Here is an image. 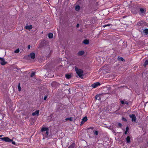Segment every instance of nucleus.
Wrapping results in <instances>:
<instances>
[{"instance_id":"nucleus-4","label":"nucleus","mask_w":148,"mask_h":148,"mask_svg":"<svg viewBox=\"0 0 148 148\" xmlns=\"http://www.w3.org/2000/svg\"><path fill=\"white\" fill-rule=\"evenodd\" d=\"M147 23L145 21H141L138 22L137 24V25L138 27H143L147 25Z\"/></svg>"},{"instance_id":"nucleus-3","label":"nucleus","mask_w":148,"mask_h":148,"mask_svg":"<svg viewBox=\"0 0 148 148\" xmlns=\"http://www.w3.org/2000/svg\"><path fill=\"white\" fill-rule=\"evenodd\" d=\"M146 12V9L145 8H140L139 13L140 16L144 15Z\"/></svg>"},{"instance_id":"nucleus-32","label":"nucleus","mask_w":148,"mask_h":148,"mask_svg":"<svg viewBox=\"0 0 148 148\" xmlns=\"http://www.w3.org/2000/svg\"><path fill=\"white\" fill-rule=\"evenodd\" d=\"M122 120L125 122H126L127 121V119L124 117H122Z\"/></svg>"},{"instance_id":"nucleus-33","label":"nucleus","mask_w":148,"mask_h":148,"mask_svg":"<svg viewBox=\"0 0 148 148\" xmlns=\"http://www.w3.org/2000/svg\"><path fill=\"white\" fill-rule=\"evenodd\" d=\"M118 125L119 127H121L122 126V125L121 123H118Z\"/></svg>"},{"instance_id":"nucleus-40","label":"nucleus","mask_w":148,"mask_h":148,"mask_svg":"<svg viewBox=\"0 0 148 148\" xmlns=\"http://www.w3.org/2000/svg\"><path fill=\"white\" fill-rule=\"evenodd\" d=\"M128 130H129V127L128 126H127L126 128V130L128 131Z\"/></svg>"},{"instance_id":"nucleus-43","label":"nucleus","mask_w":148,"mask_h":148,"mask_svg":"<svg viewBox=\"0 0 148 148\" xmlns=\"http://www.w3.org/2000/svg\"><path fill=\"white\" fill-rule=\"evenodd\" d=\"M88 129H91L92 130H93V127H91L89 128H88Z\"/></svg>"},{"instance_id":"nucleus-25","label":"nucleus","mask_w":148,"mask_h":148,"mask_svg":"<svg viewBox=\"0 0 148 148\" xmlns=\"http://www.w3.org/2000/svg\"><path fill=\"white\" fill-rule=\"evenodd\" d=\"M75 10L76 11H78L80 9V6L79 5H77L75 7Z\"/></svg>"},{"instance_id":"nucleus-2","label":"nucleus","mask_w":148,"mask_h":148,"mask_svg":"<svg viewBox=\"0 0 148 148\" xmlns=\"http://www.w3.org/2000/svg\"><path fill=\"white\" fill-rule=\"evenodd\" d=\"M75 69L76 73L79 76V77H81L83 75V71L80 69H79L77 66L75 67Z\"/></svg>"},{"instance_id":"nucleus-34","label":"nucleus","mask_w":148,"mask_h":148,"mask_svg":"<svg viewBox=\"0 0 148 148\" xmlns=\"http://www.w3.org/2000/svg\"><path fill=\"white\" fill-rule=\"evenodd\" d=\"M12 142V143L13 145H15V142L14 141H13L12 140V141H11Z\"/></svg>"},{"instance_id":"nucleus-22","label":"nucleus","mask_w":148,"mask_h":148,"mask_svg":"<svg viewBox=\"0 0 148 148\" xmlns=\"http://www.w3.org/2000/svg\"><path fill=\"white\" fill-rule=\"evenodd\" d=\"M53 37V34L52 33H49L48 34V37L49 38H52Z\"/></svg>"},{"instance_id":"nucleus-41","label":"nucleus","mask_w":148,"mask_h":148,"mask_svg":"<svg viewBox=\"0 0 148 148\" xmlns=\"http://www.w3.org/2000/svg\"><path fill=\"white\" fill-rule=\"evenodd\" d=\"M79 24L78 23L76 25V27L77 28L78 27H79Z\"/></svg>"},{"instance_id":"nucleus-1","label":"nucleus","mask_w":148,"mask_h":148,"mask_svg":"<svg viewBox=\"0 0 148 148\" xmlns=\"http://www.w3.org/2000/svg\"><path fill=\"white\" fill-rule=\"evenodd\" d=\"M41 132H42V134L46 138L48 136L49 129L48 127H43L41 130Z\"/></svg>"},{"instance_id":"nucleus-12","label":"nucleus","mask_w":148,"mask_h":148,"mask_svg":"<svg viewBox=\"0 0 148 148\" xmlns=\"http://www.w3.org/2000/svg\"><path fill=\"white\" fill-rule=\"evenodd\" d=\"M40 111L39 110H36L34 112L32 113V115L33 116L36 115L38 116L39 115Z\"/></svg>"},{"instance_id":"nucleus-26","label":"nucleus","mask_w":148,"mask_h":148,"mask_svg":"<svg viewBox=\"0 0 148 148\" xmlns=\"http://www.w3.org/2000/svg\"><path fill=\"white\" fill-rule=\"evenodd\" d=\"M132 12L134 14H136L137 13V11L135 9H133L132 10Z\"/></svg>"},{"instance_id":"nucleus-28","label":"nucleus","mask_w":148,"mask_h":148,"mask_svg":"<svg viewBox=\"0 0 148 148\" xmlns=\"http://www.w3.org/2000/svg\"><path fill=\"white\" fill-rule=\"evenodd\" d=\"M35 75V73L34 72L32 71L30 75L31 77H33Z\"/></svg>"},{"instance_id":"nucleus-20","label":"nucleus","mask_w":148,"mask_h":148,"mask_svg":"<svg viewBox=\"0 0 148 148\" xmlns=\"http://www.w3.org/2000/svg\"><path fill=\"white\" fill-rule=\"evenodd\" d=\"M75 144L73 143L72 144L68 147V148H75Z\"/></svg>"},{"instance_id":"nucleus-29","label":"nucleus","mask_w":148,"mask_h":148,"mask_svg":"<svg viewBox=\"0 0 148 148\" xmlns=\"http://www.w3.org/2000/svg\"><path fill=\"white\" fill-rule=\"evenodd\" d=\"M18 87L19 91H20L21 90V87H20V83L18 84Z\"/></svg>"},{"instance_id":"nucleus-39","label":"nucleus","mask_w":148,"mask_h":148,"mask_svg":"<svg viewBox=\"0 0 148 148\" xmlns=\"http://www.w3.org/2000/svg\"><path fill=\"white\" fill-rule=\"evenodd\" d=\"M30 45H28V46H27V49H30Z\"/></svg>"},{"instance_id":"nucleus-38","label":"nucleus","mask_w":148,"mask_h":148,"mask_svg":"<svg viewBox=\"0 0 148 148\" xmlns=\"http://www.w3.org/2000/svg\"><path fill=\"white\" fill-rule=\"evenodd\" d=\"M121 103L123 104H124V102L123 101H121Z\"/></svg>"},{"instance_id":"nucleus-16","label":"nucleus","mask_w":148,"mask_h":148,"mask_svg":"<svg viewBox=\"0 0 148 148\" xmlns=\"http://www.w3.org/2000/svg\"><path fill=\"white\" fill-rule=\"evenodd\" d=\"M32 25H27L25 27V29H26L30 30L32 28Z\"/></svg>"},{"instance_id":"nucleus-7","label":"nucleus","mask_w":148,"mask_h":148,"mask_svg":"<svg viewBox=\"0 0 148 148\" xmlns=\"http://www.w3.org/2000/svg\"><path fill=\"white\" fill-rule=\"evenodd\" d=\"M0 63L1 65H4L7 63V62L5 61L4 58L0 57Z\"/></svg>"},{"instance_id":"nucleus-13","label":"nucleus","mask_w":148,"mask_h":148,"mask_svg":"<svg viewBox=\"0 0 148 148\" xmlns=\"http://www.w3.org/2000/svg\"><path fill=\"white\" fill-rule=\"evenodd\" d=\"M84 51H81L78 52L77 55L79 56H81L84 55Z\"/></svg>"},{"instance_id":"nucleus-31","label":"nucleus","mask_w":148,"mask_h":148,"mask_svg":"<svg viewBox=\"0 0 148 148\" xmlns=\"http://www.w3.org/2000/svg\"><path fill=\"white\" fill-rule=\"evenodd\" d=\"M111 25L110 24H106V25H103V27H106L109 26H110V25Z\"/></svg>"},{"instance_id":"nucleus-14","label":"nucleus","mask_w":148,"mask_h":148,"mask_svg":"<svg viewBox=\"0 0 148 148\" xmlns=\"http://www.w3.org/2000/svg\"><path fill=\"white\" fill-rule=\"evenodd\" d=\"M95 98L96 99H97L99 100H100L101 98L100 97V95H97L95 96Z\"/></svg>"},{"instance_id":"nucleus-9","label":"nucleus","mask_w":148,"mask_h":148,"mask_svg":"<svg viewBox=\"0 0 148 148\" xmlns=\"http://www.w3.org/2000/svg\"><path fill=\"white\" fill-rule=\"evenodd\" d=\"M100 84L99 82H97L94 83L92 84L91 86L94 88H96L97 87L100 85Z\"/></svg>"},{"instance_id":"nucleus-18","label":"nucleus","mask_w":148,"mask_h":148,"mask_svg":"<svg viewBox=\"0 0 148 148\" xmlns=\"http://www.w3.org/2000/svg\"><path fill=\"white\" fill-rule=\"evenodd\" d=\"M83 42L86 45H87L89 43V41L88 40L85 39L84 40Z\"/></svg>"},{"instance_id":"nucleus-8","label":"nucleus","mask_w":148,"mask_h":148,"mask_svg":"<svg viewBox=\"0 0 148 148\" xmlns=\"http://www.w3.org/2000/svg\"><path fill=\"white\" fill-rule=\"evenodd\" d=\"M139 31L141 33L144 32V33L146 35L148 34V29L147 28L145 29H140L139 30Z\"/></svg>"},{"instance_id":"nucleus-23","label":"nucleus","mask_w":148,"mask_h":148,"mask_svg":"<svg viewBox=\"0 0 148 148\" xmlns=\"http://www.w3.org/2000/svg\"><path fill=\"white\" fill-rule=\"evenodd\" d=\"M73 117H71L70 118H67L65 119V120L66 121H73Z\"/></svg>"},{"instance_id":"nucleus-30","label":"nucleus","mask_w":148,"mask_h":148,"mask_svg":"<svg viewBox=\"0 0 148 148\" xmlns=\"http://www.w3.org/2000/svg\"><path fill=\"white\" fill-rule=\"evenodd\" d=\"M20 50L19 49H17L16 50L14 51V52L16 53H18L19 52Z\"/></svg>"},{"instance_id":"nucleus-35","label":"nucleus","mask_w":148,"mask_h":148,"mask_svg":"<svg viewBox=\"0 0 148 148\" xmlns=\"http://www.w3.org/2000/svg\"><path fill=\"white\" fill-rule=\"evenodd\" d=\"M47 98V96L45 95L44 96V100H45Z\"/></svg>"},{"instance_id":"nucleus-11","label":"nucleus","mask_w":148,"mask_h":148,"mask_svg":"<svg viewBox=\"0 0 148 148\" xmlns=\"http://www.w3.org/2000/svg\"><path fill=\"white\" fill-rule=\"evenodd\" d=\"M88 120L86 116L84 117L82 119L81 122V125H83L86 121Z\"/></svg>"},{"instance_id":"nucleus-21","label":"nucleus","mask_w":148,"mask_h":148,"mask_svg":"<svg viewBox=\"0 0 148 148\" xmlns=\"http://www.w3.org/2000/svg\"><path fill=\"white\" fill-rule=\"evenodd\" d=\"M118 60L119 61H125L123 58L120 57H118Z\"/></svg>"},{"instance_id":"nucleus-19","label":"nucleus","mask_w":148,"mask_h":148,"mask_svg":"<svg viewBox=\"0 0 148 148\" xmlns=\"http://www.w3.org/2000/svg\"><path fill=\"white\" fill-rule=\"evenodd\" d=\"M71 77V76L69 74H66L65 75V77L67 79H69Z\"/></svg>"},{"instance_id":"nucleus-36","label":"nucleus","mask_w":148,"mask_h":148,"mask_svg":"<svg viewBox=\"0 0 148 148\" xmlns=\"http://www.w3.org/2000/svg\"><path fill=\"white\" fill-rule=\"evenodd\" d=\"M109 19H106V20L104 21V22H105V23H106L108 22V21Z\"/></svg>"},{"instance_id":"nucleus-42","label":"nucleus","mask_w":148,"mask_h":148,"mask_svg":"<svg viewBox=\"0 0 148 148\" xmlns=\"http://www.w3.org/2000/svg\"><path fill=\"white\" fill-rule=\"evenodd\" d=\"M128 131H127V130H126L125 131V132H124V134H127V133L128 132Z\"/></svg>"},{"instance_id":"nucleus-24","label":"nucleus","mask_w":148,"mask_h":148,"mask_svg":"<svg viewBox=\"0 0 148 148\" xmlns=\"http://www.w3.org/2000/svg\"><path fill=\"white\" fill-rule=\"evenodd\" d=\"M148 64V60H146L144 62V67H145Z\"/></svg>"},{"instance_id":"nucleus-27","label":"nucleus","mask_w":148,"mask_h":148,"mask_svg":"<svg viewBox=\"0 0 148 148\" xmlns=\"http://www.w3.org/2000/svg\"><path fill=\"white\" fill-rule=\"evenodd\" d=\"M93 133L94 135H98L99 134L98 132L97 131H93Z\"/></svg>"},{"instance_id":"nucleus-17","label":"nucleus","mask_w":148,"mask_h":148,"mask_svg":"<svg viewBox=\"0 0 148 148\" xmlns=\"http://www.w3.org/2000/svg\"><path fill=\"white\" fill-rule=\"evenodd\" d=\"M78 2L79 4L82 5L84 3L85 1L84 0H79Z\"/></svg>"},{"instance_id":"nucleus-10","label":"nucleus","mask_w":148,"mask_h":148,"mask_svg":"<svg viewBox=\"0 0 148 148\" xmlns=\"http://www.w3.org/2000/svg\"><path fill=\"white\" fill-rule=\"evenodd\" d=\"M36 55L34 53L32 52L28 55V57L32 59H34Z\"/></svg>"},{"instance_id":"nucleus-37","label":"nucleus","mask_w":148,"mask_h":148,"mask_svg":"<svg viewBox=\"0 0 148 148\" xmlns=\"http://www.w3.org/2000/svg\"><path fill=\"white\" fill-rule=\"evenodd\" d=\"M124 104H126V105H128V103L127 101H125L124 102Z\"/></svg>"},{"instance_id":"nucleus-15","label":"nucleus","mask_w":148,"mask_h":148,"mask_svg":"<svg viewBox=\"0 0 148 148\" xmlns=\"http://www.w3.org/2000/svg\"><path fill=\"white\" fill-rule=\"evenodd\" d=\"M130 137L129 136H128L126 138V140L127 143H130Z\"/></svg>"},{"instance_id":"nucleus-5","label":"nucleus","mask_w":148,"mask_h":148,"mask_svg":"<svg viewBox=\"0 0 148 148\" xmlns=\"http://www.w3.org/2000/svg\"><path fill=\"white\" fill-rule=\"evenodd\" d=\"M0 139L4 140L6 142H11L12 141L11 139L6 137H4L3 138H0Z\"/></svg>"},{"instance_id":"nucleus-6","label":"nucleus","mask_w":148,"mask_h":148,"mask_svg":"<svg viewBox=\"0 0 148 148\" xmlns=\"http://www.w3.org/2000/svg\"><path fill=\"white\" fill-rule=\"evenodd\" d=\"M130 117L132 119V121L133 122L135 123L136 122V118L135 114H132V115H130Z\"/></svg>"}]
</instances>
